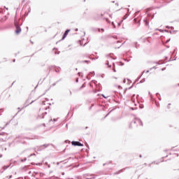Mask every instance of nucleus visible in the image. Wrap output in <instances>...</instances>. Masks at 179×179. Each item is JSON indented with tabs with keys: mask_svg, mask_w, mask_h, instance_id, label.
<instances>
[{
	"mask_svg": "<svg viewBox=\"0 0 179 179\" xmlns=\"http://www.w3.org/2000/svg\"><path fill=\"white\" fill-rule=\"evenodd\" d=\"M71 145L73 146H83V144L80 143L79 141H73Z\"/></svg>",
	"mask_w": 179,
	"mask_h": 179,
	"instance_id": "obj_1",
	"label": "nucleus"
},
{
	"mask_svg": "<svg viewBox=\"0 0 179 179\" xmlns=\"http://www.w3.org/2000/svg\"><path fill=\"white\" fill-rule=\"evenodd\" d=\"M68 33H69V30H66V32H65V34H64V36H67V35H68Z\"/></svg>",
	"mask_w": 179,
	"mask_h": 179,
	"instance_id": "obj_2",
	"label": "nucleus"
},
{
	"mask_svg": "<svg viewBox=\"0 0 179 179\" xmlns=\"http://www.w3.org/2000/svg\"><path fill=\"white\" fill-rule=\"evenodd\" d=\"M17 33H20V31H17Z\"/></svg>",
	"mask_w": 179,
	"mask_h": 179,
	"instance_id": "obj_3",
	"label": "nucleus"
},
{
	"mask_svg": "<svg viewBox=\"0 0 179 179\" xmlns=\"http://www.w3.org/2000/svg\"><path fill=\"white\" fill-rule=\"evenodd\" d=\"M103 96L105 97V99H106V96H104V95H103Z\"/></svg>",
	"mask_w": 179,
	"mask_h": 179,
	"instance_id": "obj_4",
	"label": "nucleus"
},
{
	"mask_svg": "<svg viewBox=\"0 0 179 179\" xmlns=\"http://www.w3.org/2000/svg\"><path fill=\"white\" fill-rule=\"evenodd\" d=\"M103 96L105 97V99H106V96H104V95H103Z\"/></svg>",
	"mask_w": 179,
	"mask_h": 179,
	"instance_id": "obj_5",
	"label": "nucleus"
}]
</instances>
